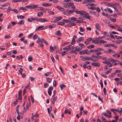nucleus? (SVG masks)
Wrapping results in <instances>:
<instances>
[{
  "mask_svg": "<svg viewBox=\"0 0 122 122\" xmlns=\"http://www.w3.org/2000/svg\"><path fill=\"white\" fill-rule=\"evenodd\" d=\"M27 20L29 22H32L33 21H36L41 22H47L49 21L46 18H41L38 19L37 17L33 18V17L28 18Z\"/></svg>",
  "mask_w": 122,
  "mask_h": 122,
  "instance_id": "f257e3e1",
  "label": "nucleus"
},
{
  "mask_svg": "<svg viewBox=\"0 0 122 122\" xmlns=\"http://www.w3.org/2000/svg\"><path fill=\"white\" fill-rule=\"evenodd\" d=\"M64 7L65 8H67L69 9L72 8L73 9H75L76 7L74 6V4L73 3L69 2L63 4Z\"/></svg>",
  "mask_w": 122,
  "mask_h": 122,
  "instance_id": "f03ea898",
  "label": "nucleus"
},
{
  "mask_svg": "<svg viewBox=\"0 0 122 122\" xmlns=\"http://www.w3.org/2000/svg\"><path fill=\"white\" fill-rule=\"evenodd\" d=\"M38 5H28L25 6L26 8H31V9H34L35 8L37 7Z\"/></svg>",
  "mask_w": 122,
  "mask_h": 122,
  "instance_id": "7ed1b4c3",
  "label": "nucleus"
},
{
  "mask_svg": "<svg viewBox=\"0 0 122 122\" xmlns=\"http://www.w3.org/2000/svg\"><path fill=\"white\" fill-rule=\"evenodd\" d=\"M46 28L44 27V26H40L38 27L36 30L35 31L39 30H42L43 29H45Z\"/></svg>",
  "mask_w": 122,
  "mask_h": 122,
  "instance_id": "20e7f679",
  "label": "nucleus"
},
{
  "mask_svg": "<svg viewBox=\"0 0 122 122\" xmlns=\"http://www.w3.org/2000/svg\"><path fill=\"white\" fill-rule=\"evenodd\" d=\"M91 65L92 66H99L100 64L98 62H93L91 63Z\"/></svg>",
  "mask_w": 122,
  "mask_h": 122,
  "instance_id": "39448f33",
  "label": "nucleus"
},
{
  "mask_svg": "<svg viewBox=\"0 0 122 122\" xmlns=\"http://www.w3.org/2000/svg\"><path fill=\"white\" fill-rule=\"evenodd\" d=\"M62 17L61 16H59L57 17L54 21L53 22L54 23H56L62 19Z\"/></svg>",
  "mask_w": 122,
  "mask_h": 122,
  "instance_id": "423d86ee",
  "label": "nucleus"
},
{
  "mask_svg": "<svg viewBox=\"0 0 122 122\" xmlns=\"http://www.w3.org/2000/svg\"><path fill=\"white\" fill-rule=\"evenodd\" d=\"M75 12L77 14H80L81 15H83V14L84 12V11L83 10H75Z\"/></svg>",
  "mask_w": 122,
  "mask_h": 122,
  "instance_id": "0eeeda50",
  "label": "nucleus"
},
{
  "mask_svg": "<svg viewBox=\"0 0 122 122\" xmlns=\"http://www.w3.org/2000/svg\"><path fill=\"white\" fill-rule=\"evenodd\" d=\"M92 38H90L87 39L86 41L84 42V43L86 45H87L88 44L90 41H91L92 42Z\"/></svg>",
  "mask_w": 122,
  "mask_h": 122,
  "instance_id": "6e6552de",
  "label": "nucleus"
},
{
  "mask_svg": "<svg viewBox=\"0 0 122 122\" xmlns=\"http://www.w3.org/2000/svg\"><path fill=\"white\" fill-rule=\"evenodd\" d=\"M77 19L76 18L72 17L70 19V20L71 21V22L76 23Z\"/></svg>",
  "mask_w": 122,
  "mask_h": 122,
  "instance_id": "1a4fd4ad",
  "label": "nucleus"
},
{
  "mask_svg": "<svg viewBox=\"0 0 122 122\" xmlns=\"http://www.w3.org/2000/svg\"><path fill=\"white\" fill-rule=\"evenodd\" d=\"M56 49V46H55L54 47H53L51 46L50 47V51L51 52H54L55 50Z\"/></svg>",
  "mask_w": 122,
  "mask_h": 122,
  "instance_id": "9d476101",
  "label": "nucleus"
},
{
  "mask_svg": "<svg viewBox=\"0 0 122 122\" xmlns=\"http://www.w3.org/2000/svg\"><path fill=\"white\" fill-rule=\"evenodd\" d=\"M104 11L106 12H107V11H108L111 14L113 12L112 10L110 8H107L105 9H104Z\"/></svg>",
  "mask_w": 122,
  "mask_h": 122,
  "instance_id": "9b49d317",
  "label": "nucleus"
},
{
  "mask_svg": "<svg viewBox=\"0 0 122 122\" xmlns=\"http://www.w3.org/2000/svg\"><path fill=\"white\" fill-rule=\"evenodd\" d=\"M92 58V56L91 57H85L82 59L84 60V61L86 60H91Z\"/></svg>",
  "mask_w": 122,
  "mask_h": 122,
  "instance_id": "f8f14e48",
  "label": "nucleus"
},
{
  "mask_svg": "<svg viewBox=\"0 0 122 122\" xmlns=\"http://www.w3.org/2000/svg\"><path fill=\"white\" fill-rule=\"evenodd\" d=\"M95 27L98 30H101V28L100 27L99 24L97 23L95 25Z\"/></svg>",
  "mask_w": 122,
  "mask_h": 122,
  "instance_id": "ddd939ff",
  "label": "nucleus"
},
{
  "mask_svg": "<svg viewBox=\"0 0 122 122\" xmlns=\"http://www.w3.org/2000/svg\"><path fill=\"white\" fill-rule=\"evenodd\" d=\"M55 34L59 36H61V31L59 30H58L56 32Z\"/></svg>",
  "mask_w": 122,
  "mask_h": 122,
  "instance_id": "4468645a",
  "label": "nucleus"
},
{
  "mask_svg": "<svg viewBox=\"0 0 122 122\" xmlns=\"http://www.w3.org/2000/svg\"><path fill=\"white\" fill-rule=\"evenodd\" d=\"M57 99V97H55L51 98V101L52 103L53 104H54L55 103V101H56Z\"/></svg>",
  "mask_w": 122,
  "mask_h": 122,
  "instance_id": "2eb2a0df",
  "label": "nucleus"
},
{
  "mask_svg": "<svg viewBox=\"0 0 122 122\" xmlns=\"http://www.w3.org/2000/svg\"><path fill=\"white\" fill-rule=\"evenodd\" d=\"M13 10L10 6H9L8 8V10L6 11L7 13H8L10 11H12Z\"/></svg>",
  "mask_w": 122,
  "mask_h": 122,
  "instance_id": "dca6fc26",
  "label": "nucleus"
},
{
  "mask_svg": "<svg viewBox=\"0 0 122 122\" xmlns=\"http://www.w3.org/2000/svg\"><path fill=\"white\" fill-rule=\"evenodd\" d=\"M96 56L95 55H92V57H93L94 58H95V59H101L102 58V57L100 56Z\"/></svg>",
  "mask_w": 122,
  "mask_h": 122,
  "instance_id": "f3484780",
  "label": "nucleus"
},
{
  "mask_svg": "<svg viewBox=\"0 0 122 122\" xmlns=\"http://www.w3.org/2000/svg\"><path fill=\"white\" fill-rule=\"evenodd\" d=\"M42 5L43 6L46 7L47 6H51L52 5L49 3H46L42 4Z\"/></svg>",
  "mask_w": 122,
  "mask_h": 122,
  "instance_id": "a211bd4d",
  "label": "nucleus"
},
{
  "mask_svg": "<svg viewBox=\"0 0 122 122\" xmlns=\"http://www.w3.org/2000/svg\"><path fill=\"white\" fill-rule=\"evenodd\" d=\"M102 114L105 116L106 117L111 118L112 117V116L111 115H108L106 113H103Z\"/></svg>",
  "mask_w": 122,
  "mask_h": 122,
  "instance_id": "6ab92c4d",
  "label": "nucleus"
},
{
  "mask_svg": "<svg viewBox=\"0 0 122 122\" xmlns=\"http://www.w3.org/2000/svg\"><path fill=\"white\" fill-rule=\"evenodd\" d=\"M111 110L112 112H113V114L114 115H117V113L116 112L117 111H116V109H111Z\"/></svg>",
  "mask_w": 122,
  "mask_h": 122,
  "instance_id": "aec40b11",
  "label": "nucleus"
},
{
  "mask_svg": "<svg viewBox=\"0 0 122 122\" xmlns=\"http://www.w3.org/2000/svg\"><path fill=\"white\" fill-rule=\"evenodd\" d=\"M104 50V49L102 48H98L96 49V53L97 52V51H103Z\"/></svg>",
  "mask_w": 122,
  "mask_h": 122,
  "instance_id": "412c9836",
  "label": "nucleus"
},
{
  "mask_svg": "<svg viewBox=\"0 0 122 122\" xmlns=\"http://www.w3.org/2000/svg\"><path fill=\"white\" fill-rule=\"evenodd\" d=\"M66 11L68 12L69 15L70 14L73 13V12H75V10H71L69 9L67 10Z\"/></svg>",
  "mask_w": 122,
  "mask_h": 122,
  "instance_id": "4be33fe9",
  "label": "nucleus"
},
{
  "mask_svg": "<svg viewBox=\"0 0 122 122\" xmlns=\"http://www.w3.org/2000/svg\"><path fill=\"white\" fill-rule=\"evenodd\" d=\"M76 48V51H78V52L81 51L82 49V48H81L79 47V46H76L75 47Z\"/></svg>",
  "mask_w": 122,
  "mask_h": 122,
  "instance_id": "5701e85b",
  "label": "nucleus"
},
{
  "mask_svg": "<svg viewBox=\"0 0 122 122\" xmlns=\"http://www.w3.org/2000/svg\"><path fill=\"white\" fill-rule=\"evenodd\" d=\"M57 8L62 11H64L65 10V9L64 8L61 7L59 6H57Z\"/></svg>",
  "mask_w": 122,
  "mask_h": 122,
  "instance_id": "b1692460",
  "label": "nucleus"
},
{
  "mask_svg": "<svg viewBox=\"0 0 122 122\" xmlns=\"http://www.w3.org/2000/svg\"><path fill=\"white\" fill-rule=\"evenodd\" d=\"M65 24V23L63 22H59L57 23V24L61 26H62Z\"/></svg>",
  "mask_w": 122,
  "mask_h": 122,
  "instance_id": "393cba45",
  "label": "nucleus"
},
{
  "mask_svg": "<svg viewBox=\"0 0 122 122\" xmlns=\"http://www.w3.org/2000/svg\"><path fill=\"white\" fill-rule=\"evenodd\" d=\"M60 86L61 90H62L64 88H65L66 87V86L64 84H61Z\"/></svg>",
  "mask_w": 122,
  "mask_h": 122,
  "instance_id": "a878e982",
  "label": "nucleus"
},
{
  "mask_svg": "<svg viewBox=\"0 0 122 122\" xmlns=\"http://www.w3.org/2000/svg\"><path fill=\"white\" fill-rule=\"evenodd\" d=\"M56 25L55 24H52L51 25H49V28L50 29H51L53 28H54L56 26Z\"/></svg>",
  "mask_w": 122,
  "mask_h": 122,
  "instance_id": "bb28decb",
  "label": "nucleus"
},
{
  "mask_svg": "<svg viewBox=\"0 0 122 122\" xmlns=\"http://www.w3.org/2000/svg\"><path fill=\"white\" fill-rule=\"evenodd\" d=\"M46 81L48 83H50L51 82L52 80L50 78H46Z\"/></svg>",
  "mask_w": 122,
  "mask_h": 122,
  "instance_id": "cd10ccee",
  "label": "nucleus"
},
{
  "mask_svg": "<svg viewBox=\"0 0 122 122\" xmlns=\"http://www.w3.org/2000/svg\"><path fill=\"white\" fill-rule=\"evenodd\" d=\"M113 5L114 6L116 7H117L118 8H121V6L119 5L116 4H113Z\"/></svg>",
  "mask_w": 122,
  "mask_h": 122,
  "instance_id": "c85d7f7f",
  "label": "nucleus"
},
{
  "mask_svg": "<svg viewBox=\"0 0 122 122\" xmlns=\"http://www.w3.org/2000/svg\"><path fill=\"white\" fill-rule=\"evenodd\" d=\"M24 20H22L19 21V22L17 23L18 24L22 25L24 24Z\"/></svg>",
  "mask_w": 122,
  "mask_h": 122,
  "instance_id": "c756f323",
  "label": "nucleus"
},
{
  "mask_svg": "<svg viewBox=\"0 0 122 122\" xmlns=\"http://www.w3.org/2000/svg\"><path fill=\"white\" fill-rule=\"evenodd\" d=\"M79 46L81 47V48H84L85 47V46L84 44L80 43H79Z\"/></svg>",
  "mask_w": 122,
  "mask_h": 122,
  "instance_id": "7c9ffc66",
  "label": "nucleus"
},
{
  "mask_svg": "<svg viewBox=\"0 0 122 122\" xmlns=\"http://www.w3.org/2000/svg\"><path fill=\"white\" fill-rule=\"evenodd\" d=\"M121 72L120 70H118L115 71V72L113 73L114 75H116L117 73H119Z\"/></svg>",
  "mask_w": 122,
  "mask_h": 122,
  "instance_id": "2f4dec72",
  "label": "nucleus"
},
{
  "mask_svg": "<svg viewBox=\"0 0 122 122\" xmlns=\"http://www.w3.org/2000/svg\"><path fill=\"white\" fill-rule=\"evenodd\" d=\"M71 46H66V47H64L63 48V50H69V47Z\"/></svg>",
  "mask_w": 122,
  "mask_h": 122,
  "instance_id": "473e14b6",
  "label": "nucleus"
},
{
  "mask_svg": "<svg viewBox=\"0 0 122 122\" xmlns=\"http://www.w3.org/2000/svg\"><path fill=\"white\" fill-rule=\"evenodd\" d=\"M116 110L117 112H118L119 113H120L121 112H122V108L116 109Z\"/></svg>",
  "mask_w": 122,
  "mask_h": 122,
  "instance_id": "72a5a7b5",
  "label": "nucleus"
},
{
  "mask_svg": "<svg viewBox=\"0 0 122 122\" xmlns=\"http://www.w3.org/2000/svg\"><path fill=\"white\" fill-rule=\"evenodd\" d=\"M75 24L74 23H70L67 25V26L71 27L72 26L75 25Z\"/></svg>",
  "mask_w": 122,
  "mask_h": 122,
  "instance_id": "f704fd0d",
  "label": "nucleus"
},
{
  "mask_svg": "<svg viewBox=\"0 0 122 122\" xmlns=\"http://www.w3.org/2000/svg\"><path fill=\"white\" fill-rule=\"evenodd\" d=\"M114 37L117 39H120L122 38V37L121 36H118L116 35H115Z\"/></svg>",
  "mask_w": 122,
  "mask_h": 122,
  "instance_id": "c9c22d12",
  "label": "nucleus"
},
{
  "mask_svg": "<svg viewBox=\"0 0 122 122\" xmlns=\"http://www.w3.org/2000/svg\"><path fill=\"white\" fill-rule=\"evenodd\" d=\"M43 13L41 12L37 13V16L39 17H41L43 15Z\"/></svg>",
  "mask_w": 122,
  "mask_h": 122,
  "instance_id": "e433bc0d",
  "label": "nucleus"
},
{
  "mask_svg": "<svg viewBox=\"0 0 122 122\" xmlns=\"http://www.w3.org/2000/svg\"><path fill=\"white\" fill-rule=\"evenodd\" d=\"M94 46L93 45H91L87 47V48L88 49H91L93 48L94 47Z\"/></svg>",
  "mask_w": 122,
  "mask_h": 122,
  "instance_id": "4c0bfd02",
  "label": "nucleus"
},
{
  "mask_svg": "<svg viewBox=\"0 0 122 122\" xmlns=\"http://www.w3.org/2000/svg\"><path fill=\"white\" fill-rule=\"evenodd\" d=\"M84 52H85V54H86L89 55L91 54V53H90V51H88V50H85V51H84Z\"/></svg>",
  "mask_w": 122,
  "mask_h": 122,
  "instance_id": "58836bf2",
  "label": "nucleus"
},
{
  "mask_svg": "<svg viewBox=\"0 0 122 122\" xmlns=\"http://www.w3.org/2000/svg\"><path fill=\"white\" fill-rule=\"evenodd\" d=\"M62 20L64 22L66 23H70L71 22L70 21H69L68 20H66V19H63Z\"/></svg>",
  "mask_w": 122,
  "mask_h": 122,
  "instance_id": "ea45409f",
  "label": "nucleus"
},
{
  "mask_svg": "<svg viewBox=\"0 0 122 122\" xmlns=\"http://www.w3.org/2000/svg\"><path fill=\"white\" fill-rule=\"evenodd\" d=\"M97 40L98 39L96 40H93V39H92V42H94L95 44H97Z\"/></svg>",
  "mask_w": 122,
  "mask_h": 122,
  "instance_id": "a19ab883",
  "label": "nucleus"
},
{
  "mask_svg": "<svg viewBox=\"0 0 122 122\" xmlns=\"http://www.w3.org/2000/svg\"><path fill=\"white\" fill-rule=\"evenodd\" d=\"M80 30L81 32H83L85 31V29L83 28H82L81 27H80Z\"/></svg>",
  "mask_w": 122,
  "mask_h": 122,
  "instance_id": "79ce46f5",
  "label": "nucleus"
},
{
  "mask_svg": "<svg viewBox=\"0 0 122 122\" xmlns=\"http://www.w3.org/2000/svg\"><path fill=\"white\" fill-rule=\"evenodd\" d=\"M110 20L114 22H115L116 21V19L113 18H111Z\"/></svg>",
  "mask_w": 122,
  "mask_h": 122,
  "instance_id": "37998d69",
  "label": "nucleus"
},
{
  "mask_svg": "<svg viewBox=\"0 0 122 122\" xmlns=\"http://www.w3.org/2000/svg\"><path fill=\"white\" fill-rule=\"evenodd\" d=\"M112 70V69L111 68L108 71L106 72H105V74L106 75H108L109 73L111 72V71Z\"/></svg>",
  "mask_w": 122,
  "mask_h": 122,
  "instance_id": "c03bdc74",
  "label": "nucleus"
},
{
  "mask_svg": "<svg viewBox=\"0 0 122 122\" xmlns=\"http://www.w3.org/2000/svg\"><path fill=\"white\" fill-rule=\"evenodd\" d=\"M51 72H48L46 73H45V75L46 76H48L50 74H51Z\"/></svg>",
  "mask_w": 122,
  "mask_h": 122,
  "instance_id": "a18cd8bd",
  "label": "nucleus"
},
{
  "mask_svg": "<svg viewBox=\"0 0 122 122\" xmlns=\"http://www.w3.org/2000/svg\"><path fill=\"white\" fill-rule=\"evenodd\" d=\"M10 4L8 3H7L6 4H5L3 5H1L2 6H8L9 5H10Z\"/></svg>",
  "mask_w": 122,
  "mask_h": 122,
  "instance_id": "49530a36",
  "label": "nucleus"
},
{
  "mask_svg": "<svg viewBox=\"0 0 122 122\" xmlns=\"http://www.w3.org/2000/svg\"><path fill=\"white\" fill-rule=\"evenodd\" d=\"M31 105V103L30 102H29V103H27L26 105V108L28 109L29 107V106Z\"/></svg>",
  "mask_w": 122,
  "mask_h": 122,
  "instance_id": "de8ad7c7",
  "label": "nucleus"
},
{
  "mask_svg": "<svg viewBox=\"0 0 122 122\" xmlns=\"http://www.w3.org/2000/svg\"><path fill=\"white\" fill-rule=\"evenodd\" d=\"M83 17L86 18V19H88L90 20H91V19L90 18L91 16L89 15H87V16H84Z\"/></svg>",
  "mask_w": 122,
  "mask_h": 122,
  "instance_id": "09e8293b",
  "label": "nucleus"
},
{
  "mask_svg": "<svg viewBox=\"0 0 122 122\" xmlns=\"http://www.w3.org/2000/svg\"><path fill=\"white\" fill-rule=\"evenodd\" d=\"M92 14L97 16L98 17L99 16V14H97L95 11H93Z\"/></svg>",
  "mask_w": 122,
  "mask_h": 122,
  "instance_id": "8fccbe9b",
  "label": "nucleus"
},
{
  "mask_svg": "<svg viewBox=\"0 0 122 122\" xmlns=\"http://www.w3.org/2000/svg\"><path fill=\"white\" fill-rule=\"evenodd\" d=\"M33 59V58L31 56H30L28 58V60L29 61H31Z\"/></svg>",
  "mask_w": 122,
  "mask_h": 122,
  "instance_id": "3c124183",
  "label": "nucleus"
},
{
  "mask_svg": "<svg viewBox=\"0 0 122 122\" xmlns=\"http://www.w3.org/2000/svg\"><path fill=\"white\" fill-rule=\"evenodd\" d=\"M110 61H112L113 63H115L118 61L116 59H110Z\"/></svg>",
  "mask_w": 122,
  "mask_h": 122,
  "instance_id": "603ef678",
  "label": "nucleus"
},
{
  "mask_svg": "<svg viewBox=\"0 0 122 122\" xmlns=\"http://www.w3.org/2000/svg\"><path fill=\"white\" fill-rule=\"evenodd\" d=\"M69 46H71L69 47V50H72L75 48V47L74 46H72L71 45H70Z\"/></svg>",
  "mask_w": 122,
  "mask_h": 122,
  "instance_id": "864d4df0",
  "label": "nucleus"
},
{
  "mask_svg": "<svg viewBox=\"0 0 122 122\" xmlns=\"http://www.w3.org/2000/svg\"><path fill=\"white\" fill-rule=\"evenodd\" d=\"M59 69L61 71V73L64 75V73L61 66H60L59 67Z\"/></svg>",
  "mask_w": 122,
  "mask_h": 122,
  "instance_id": "5fc2aeb1",
  "label": "nucleus"
},
{
  "mask_svg": "<svg viewBox=\"0 0 122 122\" xmlns=\"http://www.w3.org/2000/svg\"><path fill=\"white\" fill-rule=\"evenodd\" d=\"M38 39L39 40V41H40V42H41V43L43 42V39H44L43 38H42L41 39L40 37H38Z\"/></svg>",
  "mask_w": 122,
  "mask_h": 122,
  "instance_id": "6e6d98bb",
  "label": "nucleus"
},
{
  "mask_svg": "<svg viewBox=\"0 0 122 122\" xmlns=\"http://www.w3.org/2000/svg\"><path fill=\"white\" fill-rule=\"evenodd\" d=\"M23 71V70L22 68H20V70H19V71L21 75H22V72Z\"/></svg>",
  "mask_w": 122,
  "mask_h": 122,
  "instance_id": "4d7b16f0",
  "label": "nucleus"
},
{
  "mask_svg": "<svg viewBox=\"0 0 122 122\" xmlns=\"http://www.w3.org/2000/svg\"><path fill=\"white\" fill-rule=\"evenodd\" d=\"M107 64L108 65V66L109 67H112V65L111 64V62H110L109 61L108 62Z\"/></svg>",
  "mask_w": 122,
  "mask_h": 122,
  "instance_id": "13d9d810",
  "label": "nucleus"
},
{
  "mask_svg": "<svg viewBox=\"0 0 122 122\" xmlns=\"http://www.w3.org/2000/svg\"><path fill=\"white\" fill-rule=\"evenodd\" d=\"M122 42V41L121 40H119L116 41V44H120Z\"/></svg>",
  "mask_w": 122,
  "mask_h": 122,
  "instance_id": "bf43d9fd",
  "label": "nucleus"
},
{
  "mask_svg": "<svg viewBox=\"0 0 122 122\" xmlns=\"http://www.w3.org/2000/svg\"><path fill=\"white\" fill-rule=\"evenodd\" d=\"M88 5L92 6H96V5H95L94 3H89L88 4Z\"/></svg>",
  "mask_w": 122,
  "mask_h": 122,
  "instance_id": "052dcab7",
  "label": "nucleus"
},
{
  "mask_svg": "<svg viewBox=\"0 0 122 122\" xmlns=\"http://www.w3.org/2000/svg\"><path fill=\"white\" fill-rule=\"evenodd\" d=\"M38 37L37 35L36 34H35L33 36V39L34 40H36L37 38Z\"/></svg>",
  "mask_w": 122,
  "mask_h": 122,
  "instance_id": "680f3d73",
  "label": "nucleus"
},
{
  "mask_svg": "<svg viewBox=\"0 0 122 122\" xmlns=\"http://www.w3.org/2000/svg\"><path fill=\"white\" fill-rule=\"evenodd\" d=\"M102 15L105 16L107 17L108 16V14L107 13H106L104 12L102 13Z\"/></svg>",
  "mask_w": 122,
  "mask_h": 122,
  "instance_id": "e2e57ef3",
  "label": "nucleus"
},
{
  "mask_svg": "<svg viewBox=\"0 0 122 122\" xmlns=\"http://www.w3.org/2000/svg\"><path fill=\"white\" fill-rule=\"evenodd\" d=\"M49 86V84H48L45 83L44 85V87L45 88H47Z\"/></svg>",
  "mask_w": 122,
  "mask_h": 122,
  "instance_id": "0e129e2a",
  "label": "nucleus"
},
{
  "mask_svg": "<svg viewBox=\"0 0 122 122\" xmlns=\"http://www.w3.org/2000/svg\"><path fill=\"white\" fill-rule=\"evenodd\" d=\"M76 42L75 40H74L72 39V42L71 43V44L72 45H73L75 44V43Z\"/></svg>",
  "mask_w": 122,
  "mask_h": 122,
  "instance_id": "69168bd1",
  "label": "nucleus"
},
{
  "mask_svg": "<svg viewBox=\"0 0 122 122\" xmlns=\"http://www.w3.org/2000/svg\"><path fill=\"white\" fill-rule=\"evenodd\" d=\"M53 86L54 87H55L56 86V81L54 80L53 82Z\"/></svg>",
  "mask_w": 122,
  "mask_h": 122,
  "instance_id": "338daca9",
  "label": "nucleus"
},
{
  "mask_svg": "<svg viewBox=\"0 0 122 122\" xmlns=\"http://www.w3.org/2000/svg\"><path fill=\"white\" fill-rule=\"evenodd\" d=\"M5 38L10 39L11 38V37L9 35H6L5 36Z\"/></svg>",
  "mask_w": 122,
  "mask_h": 122,
  "instance_id": "774afa93",
  "label": "nucleus"
}]
</instances>
